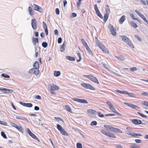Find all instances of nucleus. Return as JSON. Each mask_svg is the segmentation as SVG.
<instances>
[{"label":"nucleus","mask_w":148,"mask_h":148,"mask_svg":"<svg viewBox=\"0 0 148 148\" xmlns=\"http://www.w3.org/2000/svg\"><path fill=\"white\" fill-rule=\"evenodd\" d=\"M95 41L96 45L102 51L105 53H109V52L107 48L105 47L101 43L97 38H96Z\"/></svg>","instance_id":"f257e3e1"},{"label":"nucleus","mask_w":148,"mask_h":148,"mask_svg":"<svg viewBox=\"0 0 148 148\" xmlns=\"http://www.w3.org/2000/svg\"><path fill=\"white\" fill-rule=\"evenodd\" d=\"M121 38L122 40L130 47L134 48V46L132 43L130 39L125 36H121Z\"/></svg>","instance_id":"f03ea898"},{"label":"nucleus","mask_w":148,"mask_h":148,"mask_svg":"<svg viewBox=\"0 0 148 148\" xmlns=\"http://www.w3.org/2000/svg\"><path fill=\"white\" fill-rule=\"evenodd\" d=\"M57 127L62 134L67 136H69L68 134L65 130L61 125L59 124H57Z\"/></svg>","instance_id":"7ed1b4c3"},{"label":"nucleus","mask_w":148,"mask_h":148,"mask_svg":"<svg viewBox=\"0 0 148 148\" xmlns=\"http://www.w3.org/2000/svg\"><path fill=\"white\" fill-rule=\"evenodd\" d=\"M83 77H86L89 79L91 81L93 82L97 83V84H99V82L97 79L95 77L91 75H84Z\"/></svg>","instance_id":"20e7f679"},{"label":"nucleus","mask_w":148,"mask_h":148,"mask_svg":"<svg viewBox=\"0 0 148 148\" xmlns=\"http://www.w3.org/2000/svg\"><path fill=\"white\" fill-rule=\"evenodd\" d=\"M108 28L112 35L114 36L116 35V29H114V27L112 25L110 24H109L108 25Z\"/></svg>","instance_id":"39448f33"},{"label":"nucleus","mask_w":148,"mask_h":148,"mask_svg":"<svg viewBox=\"0 0 148 148\" xmlns=\"http://www.w3.org/2000/svg\"><path fill=\"white\" fill-rule=\"evenodd\" d=\"M81 85L86 88L89 89L91 90H95V88L89 84L83 83H81Z\"/></svg>","instance_id":"423d86ee"},{"label":"nucleus","mask_w":148,"mask_h":148,"mask_svg":"<svg viewBox=\"0 0 148 148\" xmlns=\"http://www.w3.org/2000/svg\"><path fill=\"white\" fill-rule=\"evenodd\" d=\"M26 131H27L29 135L32 138L35 140H37L38 142H40V141L38 139L37 137L34 134L31 132L29 128H27L26 129Z\"/></svg>","instance_id":"0eeeda50"},{"label":"nucleus","mask_w":148,"mask_h":148,"mask_svg":"<svg viewBox=\"0 0 148 148\" xmlns=\"http://www.w3.org/2000/svg\"><path fill=\"white\" fill-rule=\"evenodd\" d=\"M39 69H36L35 68L31 69L29 71V73L32 74H34L36 75H38L39 74Z\"/></svg>","instance_id":"6e6552de"},{"label":"nucleus","mask_w":148,"mask_h":148,"mask_svg":"<svg viewBox=\"0 0 148 148\" xmlns=\"http://www.w3.org/2000/svg\"><path fill=\"white\" fill-rule=\"evenodd\" d=\"M94 9L95 10V11L96 13L97 14V16L103 19V17L100 12V11H99L97 5V4H95L94 5Z\"/></svg>","instance_id":"1a4fd4ad"},{"label":"nucleus","mask_w":148,"mask_h":148,"mask_svg":"<svg viewBox=\"0 0 148 148\" xmlns=\"http://www.w3.org/2000/svg\"><path fill=\"white\" fill-rule=\"evenodd\" d=\"M0 90L5 93H11L13 92V90L12 89H7V88L1 87L0 88Z\"/></svg>","instance_id":"9d476101"},{"label":"nucleus","mask_w":148,"mask_h":148,"mask_svg":"<svg viewBox=\"0 0 148 148\" xmlns=\"http://www.w3.org/2000/svg\"><path fill=\"white\" fill-rule=\"evenodd\" d=\"M88 115L92 117L94 115H95L97 114V112L95 110L93 109H89L87 111Z\"/></svg>","instance_id":"9b49d317"},{"label":"nucleus","mask_w":148,"mask_h":148,"mask_svg":"<svg viewBox=\"0 0 148 148\" xmlns=\"http://www.w3.org/2000/svg\"><path fill=\"white\" fill-rule=\"evenodd\" d=\"M32 6L34 8V10L40 13L42 12L43 11V9L41 8L35 4H34Z\"/></svg>","instance_id":"f8f14e48"},{"label":"nucleus","mask_w":148,"mask_h":148,"mask_svg":"<svg viewBox=\"0 0 148 148\" xmlns=\"http://www.w3.org/2000/svg\"><path fill=\"white\" fill-rule=\"evenodd\" d=\"M31 25L33 29L36 30L37 28V21L36 19H33L31 21Z\"/></svg>","instance_id":"ddd939ff"},{"label":"nucleus","mask_w":148,"mask_h":148,"mask_svg":"<svg viewBox=\"0 0 148 148\" xmlns=\"http://www.w3.org/2000/svg\"><path fill=\"white\" fill-rule=\"evenodd\" d=\"M124 103L125 105L128 106L133 109H137L139 108V107L136 105L125 102H124Z\"/></svg>","instance_id":"4468645a"},{"label":"nucleus","mask_w":148,"mask_h":148,"mask_svg":"<svg viewBox=\"0 0 148 148\" xmlns=\"http://www.w3.org/2000/svg\"><path fill=\"white\" fill-rule=\"evenodd\" d=\"M125 133L129 135L132 136L134 137H136L137 136H142L141 134H136L132 132H126Z\"/></svg>","instance_id":"2eb2a0df"},{"label":"nucleus","mask_w":148,"mask_h":148,"mask_svg":"<svg viewBox=\"0 0 148 148\" xmlns=\"http://www.w3.org/2000/svg\"><path fill=\"white\" fill-rule=\"evenodd\" d=\"M50 90L52 91L58 90L59 89L58 86L53 84H52L50 85Z\"/></svg>","instance_id":"dca6fc26"},{"label":"nucleus","mask_w":148,"mask_h":148,"mask_svg":"<svg viewBox=\"0 0 148 148\" xmlns=\"http://www.w3.org/2000/svg\"><path fill=\"white\" fill-rule=\"evenodd\" d=\"M132 122L133 124L137 125L143 124L141 120L137 119H133L132 121Z\"/></svg>","instance_id":"f3484780"},{"label":"nucleus","mask_w":148,"mask_h":148,"mask_svg":"<svg viewBox=\"0 0 148 148\" xmlns=\"http://www.w3.org/2000/svg\"><path fill=\"white\" fill-rule=\"evenodd\" d=\"M112 132H115V133H122V131L119 129L115 128L112 127V129L111 130V131Z\"/></svg>","instance_id":"a211bd4d"},{"label":"nucleus","mask_w":148,"mask_h":148,"mask_svg":"<svg viewBox=\"0 0 148 148\" xmlns=\"http://www.w3.org/2000/svg\"><path fill=\"white\" fill-rule=\"evenodd\" d=\"M32 42L34 45L35 46L36 43H38V38H32Z\"/></svg>","instance_id":"6ab92c4d"},{"label":"nucleus","mask_w":148,"mask_h":148,"mask_svg":"<svg viewBox=\"0 0 148 148\" xmlns=\"http://www.w3.org/2000/svg\"><path fill=\"white\" fill-rule=\"evenodd\" d=\"M65 41L63 42V44L61 46L60 48V50L61 52H64L65 51V47H64L65 45Z\"/></svg>","instance_id":"aec40b11"},{"label":"nucleus","mask_w":148,"mask_h":148,"mask_svg":"<svg viewBox=\"0 0 148 148\" xmlns=\"http://www.w3.org/2000/svg\"><path fill=\"white\" fill-rule=\"evenodd\" d=\"M16 118L17 119L25 121L27 122H28V120L26 118L24 117L23 116H16Z\"/></svg>","instance_id":"412c9836"},{"label":"nucleus","mask_w":148,"mask_h":148,"mask_svg":"<svg viewBox=\"0 0 148 148\" xmlns=\"http://www.w3.org/2000/svg\"><path fill=\"white\" fill-rule=\"evenodd\" d=\"M64 108L71 113H73V112L72 111L71 108L69 106L67 105H65V106Z\"/></svg>","instance_id":"4be33fe9"},{"label":"nucleus","mask_w":148,"mask_h":148,"mask_svg":"<svg viewBox=\"0 0 148 148\" xmlns=\"http://www.w3.org/2000/svg\"><path fill=\"white\" fill-rule=\"evenodd\" d=\"M33 66L34 68L36 69H38L39 68V64L38 62L37 61H36L35 62Z\"/></svg>","instance_id":"5701e85b"},{"label":"nucleus","mask_w":148,"mask_h":148,"mask_svg":"<svg viewBox=\"0 0 148 148\" xmlns=\"http://www.w3.org/2000/svg\"><path fill=\"white\" fill-rule=\"evenodd\" d=\"M109 14L106 13H105V14L104 16L103 19V21L105 23L109 17Z\"/></svg>","instance_id":"b1692460"},{"label":"nucleus","mask_w":148,"mask_h":148,"mask_svg":"<svg viewBox=\"0 0 148 148\" xmlns=\"http://www.w3.org/2000/svg\"><path fill=\"white\" fill-rule=\"evenodd\" d=\"M86 49V50L91 55V56H93L94 55L93 53L92 52V51L90 49L89 47L88 46L86 47H85Z\"/></svg>","instance_id":"393cba45"},{"label":"nucleus","mask_w":148,"mask_h":148,"mask_svg":"<svg viewBox=\"0 0 148 148\" xmlns=\"http://www.w3.org/2000/svg\"><path fill=\"white\" fill-rule=\"evenodd\" d=\"M125 19V16L124 15H123L119 19V23L122 24L124 22Z\"/></svg>","instance_id":"a878e982"},{"label":"nucleus","mask_w":148,"mask_h":148,"mask_svg":"<svg viewBox=\"0 0 148 148\" xmlns=\"http://www.w3.org/2000/svg\"><path fill=\"white\" fill-rule=\"evenodd\" d=\"M66 59L70 61H74L75 60V58L73 57L69 56H66Z\"/></svg>","instance_id":"bb28decb"},{"label":"nucleus","mask_w":148,"mask_h":148,"mask_svg":"<svg viewBox=\"0 0 148 148\" xmlns=\"http://www.w3.org/2000/svg\"><path fill=\"white\" fill-rule=\"evenodd\" d=\"M108 133H109V134H108L107 136H108L110 137H111L112 138H116V136L114 134L112 133L111 132H108Z\"/></svg>","instance_id":"cd10ccee"},{"label":"nucleus","mask_w":148,"mask_h":148,"mask_svg":"<svg viewBox=\"0 0 148 148\" xmlns=\"http://www.w3.org/2000/svg\"><path fill=\"white\" fill-rule=\"evenodd\" d=\"M81 41L83 46L85 47H86L88 46L87 43L86 42L84 38H82L81 39Z\"/></svg>","instance_id":"c85d7f7f"},{"label":"nucleus","mask_w":148,"mask_h":148,"mask_svg":"<svg viewBox=\"0 0 148 148\" xmlns=\"http://www.w3.org/2000/svg\"><path fill=\"white\" fill-rule=\"evenodd\" d=\"M105 13H108L110 14V10L109 6L108 5H105Z\"/></svg>","instance_id":"c756f323"},{"label":"nucleus","mask_w":148,"mask_h":148,"mask_svg":"<svg viewBox=\"0 0 148 148\" xmlns=\"http://www.w3.org/2000/svg\"><path fill=\"white\" fill-rule=\"evenodd\" d=\"M116 58L119 60H123L125 59V58L123 57V56L119 55L116 57Z\"/></svg>","instance_id":"7c9ffc66"},{"label":"nucleus","mask_w":148,"mask_h":148,"mask_svg":"<svg viewBox=\"0 0 148 148\" xmlns=\"http://www.w3.org/2000/svg\"><path fill=\"white\" fill-rule=\"evenodd\" d=\"M16 128L22 134L23 133V130L21 126H18Z\"/></svg>","instance_id":"2f4dec72"},{"label":"nucleus","mask_w":148,"mask_h":148,"mask_svg":"<svg viewBox=\"0 0 148 148\" xmlns=\"http://www.w3.org/2000/svg\"><path fill=\"white\" fill-rule=\"evenodd\" d=\"M77 54L78 56L79 57V59L77 60V62H79L81 60L82 58L80 53L79 52V51H78L77 52Z\"/></svg>","instance_id":"473e14b6"},{"label":"nucleus","mask_w":148,"mask_h":148,"mask_svg":"<svg viewBox=\"0 0 148 148\" xmlns=\"http://www.w3.org/2000/svg\"><path fill=\"white\" fill-rule=\"evenodd\" d=\"M60 74L61 73L60 71H54V75L55 76L58 77L60 75Z\"/></svg>","instance_id":"72a5a7b5"},{"label":"nucleus","mask_w":148,"mask_h":148,"mask_svg":"<svg viewBox=\"0 0 148 148\" xmlns=\"http://www.w3.org/2000/svg\"><path fill=\"white\" fill-rule=\"evenodd\" d=\"M130 17L134 20H137L140 22V20L136 18H135L134 15L132 14H131L130 15Z\"/></svg>","instance_id":"f704fd0d"},{"label":"nucleus","mask_w":148,"mask_h":148,"mask_svg":"<svg viewBox=\"0 0 148 148\" xmlns=\"http://www.w3.org/2000/svg\"><path fill=\"white\" fill-rule=\"evenodd\" d=\"M130 148H140V146L137 145L136 144H133L132 145H130Z\"/></svg>","instance_id":"c9c22d12"},{"label":"nucleus","mask_w":148,"mask_h":148,"mask_svg":"<svg viewBox=\"0 0 148 148\" xmlns=\"http://www.w3.org/2000/svg\"><path fill=\"white\" fill-rule=\"evenodd\" d=\"M29 14L31 16H32L34 15V13L31 7L30 6L29 7Z\"/></svg>","instance_id":"e433bc0d"},{"label":"nucleus","mask_w":148,"mask_h":148,"mask_svg":"<svg viewBox=\"0 0 148 148\" xmlns=\"http://www.w3.org/2000/svg\"><path fill=\"white\" fill-rule=\"evenodd\" d=\"M104 127L107 130L109 129L110 130V131H111V130L112 129V127L110 125H104Z\"/></svg>","instance_id":"4c0bfd02"},{"label":"nucleus","mask_w":148,"mask_h":148,"mask_svg":"<svg viewBox=\"0 0 148 148\" xmlns=\"http://www.w3.org/2000/svg\"><path fill=\"white\" fill-rule=\"evenodd\" d=\"M79 103H88V102L86 100L84 99H80Z\"/></svg>","instance_id":"58836bf2"},{"label":"nucleus","mask_w":148,"mask_h":148,"mask_svg":"<svg viewBox=\"0 0 148 148\" xmlns=\"http://www.w3.org/2000/svg\"><path fill=\"white\" fill-rule=\"evenodd\" d=\"M101 132L103 134L107 136L108 134H109V133L108 132H107L105 130H100Z\"/></svg>","instance_id":"ea45409f"},{"label":"nucleus","mask_w":148,"mask_h":148,"mask_svg":"<svg viewBox=\"0 0 148 148\" xmlns=\"http://www.w3.org/2000/svg\"><path fill=\"white\" fill-rule=\"evenodd\" d=\"M1 76L5 78H10V76L9 75L5 73H2Z\"/></svg>","instance_id":"a19ab883"},{"label":"nucleus","mask_w":148,"mask_h":148,"mask_svg":"<svg viewBox=\"0 0 148 148\" xmlns=\"http://www.w3.org/2000/svg\"><path fill=\"white\" fill-rule=\"evenodd\" d=\"M42 47L44 48H45L47 47L48 46V44L47 42H44L42 43Z\"/></svg>","instance_id":"79ce46f5"},{"label":"nucleus","mask_w":148,"mask_h":148,"mask_svg":"<svg viewBox=\"0 0 148 148\" xmlns=\"http://www.w3.org/2000/svg\"><path fill=\"white\" fill-rule=\"evenodd\" d=\"M112 111L114 112H115L116 111V109H115V108L113 106V105H112L111 106H110V107L109 108Z\"/></svg>","instance_id":"37998d69"},{"label":"nucleus","mask_w":148,"mask_h":148,"mask_svg":"<svg viewBox=\"0 0 148 148\" xmlns=\"http://www.w3.org/2000/svg\"><path fill=\"white\" fill-rule=\"evenodd\" d=\"M137 113L139 114V115H140L141 117L143 118H147V116H146L144 114H143L141 113L140 112H137Z\"/></svg>","instance_id":"c03bdc74"},{"label":"nucleus","mask_w":148,"mask_h":148,"mask_svg":"<svg viewBox=\"0 0 148 148\" xmlns=\"http://www.w3.org/2000/svg\"><path fill=\"white\" fill-rule=\"evenodd\" d=\"M131 24L135 28H136L137 27V25L136 24L134 23L133 21H132L131 22Z\"/></svg>","instance_id":"a18cd8bd"},{"label":"nucleus","mask_w":148,"mask_h":148,"mask_svg":"<svg viewBox=\"0 0 148 148\" xmlns=\"http://www.w3.org/2000/svg\"><path fill=\"white\" fill-rule=\"evenodd\" d=\"M77 148H82V144L80 143H77L76 144Z\"/></svg>","instance_id":"49530a36"},{"label":"nucleus","mask_w":148,"mask_h":148,"mask_svg":"<svg viewBox=\"0 0 148 148\" xmlns=\"http://www.w3.org/2000/svg\"><path fill=\"white\" fill-rule=\"evenodd\" d=\"M33 106V105L31 103H26L25 107L31 108Z\"/></svg>","instance_id":"de8ad7c7"},{"label":"nucleus","mask_w":148,"mask_h":148,"mask_svg":"<svg viewBox=\"0 0 148 148\" xmlns=\"http://www.w3.org/2000/svg\"><path fill=\"white\" fill-rule=\"evenodd\" d=\"M1 136L4 138H7L6 136V135L3 132H1Z\"/></svg>","instance_id":"09e8293b"},{"label":"nucleus","mask_w":148,"mask_h":148,"mask_svg":"<svg viewBox=\"0 0 148 148\" xmlns=\"http://www.w3.org/2000/svg\"><path fill=\"white\" fill-rule=\"evenodd\" d=\"M82 1V0H77V7L78 8L80 6L81 1Z\"/></svg>","instance_id":"8fccbe9b"},{"label":"nucleus","mask_w":148,"mask_h":148,"mask_svg":"<svg viewBox=\"0 0 148 148\" xmlns=\"http://www.w3.org/2000/svg\"><path fill=\"white\" fill-rule=\"evenodd\" d=\"M97 124V121H93L91 122L90 125L92 126L96 125Z\"/></svg>","instance_id":"3c124183"},{"label":"nucleus","mask_w":148,"mask_h":148,"mask_svg":"<svg viewBox=\"0 0 148 148\" xmlns=\"http://www.w3.org/2000/svg\"><path fill=\"white\" fill-rule=\"evenodd\" d=\"M127 95L131 97H135L134 94L132 93H130L128 92Z\"/></svg>","instance_id":"603ef678"},{"label":"nucleus","mask_w":148,"mask_h":148,"mask_svg":"<svg viewBox=\"0 0 148 148\" xmlns=\"http://www.w3.org/2000/svg\"><path fill=\"white\" fill-rule=\"evenodd\" d=\"M0 124L5 126H6L7 125V123L6 122L1 121H0Z\"/></svg>","instance_id":"864d4df0"},{"label":"nucleus","mask_w":148,"mask_h":148,"mask_svg":"<svg viewBox=\"0 0 148 148\" xmlns=\"http://www.w3.org/2000/svg\"><path fill=\"white\" fill-rule=\"evenodd\" d=\"M137 70V68L135 67H134L132 68H131L130 69V70L132 71H136Z\"/></svg>","instance_id":"5fc2aeb1"},{"label":"nucleus","mask_w":148,"mask_h":148,"mask_svg":"<svg viewBox=\"0 0 148 148\" xmlns=\"http://www.w3.org/2000/svg\"><path fill=\"white\" fill-rule=\"evenodd\" d=\"M141 95H142L148 97V92H142L141 93Z\"/></svg>","instance_id":"6e6d98bb"},{"label":"nucleus","mask_w":148,"mask_h":148,"mask_svg":"<svg viewBox=\"0 0 148 148\" xmlns=\"http://www.w3.org/2000/svg\"><path fill=\"white\" fill-rule=\"evenodd\" d=\"M97 113H98V115L99 117H104V115L101 114L100 112H98Z\"/></svg>","instance_id":"4d7b16f0"},{"label":"nucleus","mask_w":148,"mask_h":148,"mask_svg":"<svg viewBox=\"0 0 148 148\" xmlns=\"http://www.w3.org/2000/svg\"><path fill=\"white\" fill-rule=\"evenodd\" d=\"M55 11L56 14L57 15H59L60 14V10L59 8H57L56 9Z\"/></svg>","instance_id":"13d9d810"},{"label":"nucleus","mask_w":148,"mask_h":148,"mask_svg":"<svg viewBox=\"0 0 148 148\" xmlns=\"http://www.w3.org/2000/svg\"><path fill=\"white\" fill-rule=\"evenodd\" d=\"M143 104L146 106H148V102L146 101H144Z\"/></svg>","instance_id":"bf43d9fd"},{"label":"nucleus","mask_w":148,"mask_h":148,"mask_svg":"<svg viewBox=\"0 0 148 148\" xmlns=\"http://www.w3.org/2000/svg\"><path fill=\"white\" fill-rule=\"evenodd\" d=\"M43 28L44 29L47 28V26L46 24L45 23V22L43 21Z\"/></svg>","instance_id":"052dcab7"},{"label":"nucleus","mask_w":148,"mask_h":148,"mask_svg":"<svg viewBox=\"0 0 148 148\" xmlns=\"http://www.w3.org/2000/svg\"><path fill=\"white\" fill-rule=\"evenodd\" d=\"M135 11L140 16L142 14L137 10H135Z\"/></svg>","instance_id":"680f3d73"},{"label":"nucleus","mask_w":148,"mask_h":148,"mask_svg":"<svg viewBox=\"0 0 148 148\" xmlns=\"http://www.w3.org/2000/svg\"><path fill=\"white\" fill-rule=\"evenodd\" d=\"M62 38L61 37H59L58 40V42L59 44L62 41Z\"/></svg>","instance_id":"e2e57ef3"},{"label":"nucleus","mask_w":148,"mask_h":148,"mask_svg":"<svg viewBox=\"0 0 148 148\" xmlns=\"http://www.w3.org/2000/svg\"><path fill=\"white\" fill-rule=\"evenodd\" d=\"M72 99L73 101H77V102L79 103L80 99L74 98H73Z\"/></svg>","instance_id":"0e129e2a"},{"label":"nucleus","mask_w":148,"mask_h":148,"mask_svg":"<svg viewBox=\"0 0 148 148\" xmlns=\"http://www.w3.org/2000/svg\"><path fill=\"white\" fill-rule=\"evenodd\" d=\"M72 99L73 101H77V102L79 103L80 99L74 98H73Z\"/></svg>","instance_id":"69168bd1"},{"label":"nucleus","mask_w":148,"mask_h":148,"mask_svg":"<svg viewBox=\"0 0 148 148\" xmlns=\"http://www.w3.org/2000/svg\"><path fill=\"white\" fill-rule=\"evenodd\" d=\"M11 125L13 127H14L16 128L18 126L17 125L14 123H12L11 124Z\"/></svg>","instance_id":"338daca9"},{"label":"nucleus","mask_w":148,"mask_h":148,"mask_svg":"<svg viewBox=\"0 0 148 148\" xmlns=\"http://www.w3.org/2000/svg\"><path fill=\"white\" fill-rule=\"evenodd\" d=\"M115 147L117 148H123L121 145H116Z\"/></svg>","instance_id":"774afa93"}]
</instances>
